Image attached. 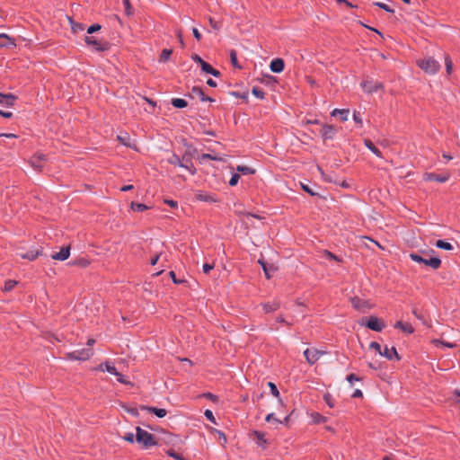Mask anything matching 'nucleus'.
<instances>
[{"instance_id":"1","label":"nucleus","mask_w":460,"mask_h":460,"mask_svg":"<svg viewBox=\"0 0 460 460\" xmlns=\"http://www.w3.org/2000/svg\"><path fill=\"white\" fill-rule=\"evenodd\" d=\"M136 441L146 448H148L156 444L155 437L151 433L139 427H137L136 429Z\"/></svg>"},{"instance_id":"2","label":"nucleus","mask_w":460,"mask_h":460,"mask_svg":"<svg viewBox=\"0 0 460 460\" xmlns=\"http://www.w3.org/2000/svg\"><path fill=\"white\" fill-rule=\"evenodd\" d=\"M418 66L427 74L434 75L440 69V65L433 58H425L417 61Z\"/></svg>"},{"instance_id":"3","label":"nucleus","mask_w":460,"mask_h":460,"mask_svg":"<svg viewBox=\"0 0 460 460\" xmlns=\"http://www.w3.org/2000/svg\"><path fill=\"white\" fill-rule=\"evenodd\" d=\"M410 258L417 263H423L427 266L431 267L434 270L438 269L441 265V260L437 257H433L430 259H424L416 253H411Z\"/></svg>"},{"instance_id":"4","label":"nucleus","mask_w":460,"mask_h":460,"mask_svg":"<svg viewBox=\"0 0 460 460\" xmlns=\"http://www.w3.org/2000/svg\"><path fill=\"white\" fill-rule=\"evenodd\" d=\"M326 353V351L317 349L316 348H309L304 351V356L309 365H314Z\"/></svg>"},{"instance_id":"5","label":"nucleus","mask_w":460,"mask_h":460,"mask_svg":"<svg viewBox=\"0 0 460 460\" xmlns=\"http://www.w3.org/2000/svg\"><path fill=\"white\" fill-rule=\"evenodd\" d=\"M362 90L367 93H376L379 90H382L384 85L381 82L374 81L372 79H367L363 81L361 84Z\"/></svg>"},{"instance_id":"6","label":"nucleus","mask_w":460,"mask_h":460,"mask_svg":"<svg viewBox=\"0 0 460 460\" xmlns=\"http://www.w3.org/2000/svg\"><path fill=\"white\" fill-rule=\"evenodd\" d=\"M93 354V349L86 348L68 353L67 358L73 360H86L91 358Z\"/></svg>"},{"instance_id":"7","label":"nucleus","mask_w":460,"mask_h":460,"mask_svg":"<svg viewBox=\"0 0 460 460\" xmlns=\"http://www.w3.org/2000/svg\"><path fill=\"white\" fill-rule=\"evenodd\" d=\"M191 58L194 62L200 65L202 71H204L205 73L210 74L216 77L220 75V72L218 70L214 69L209 64L205 62L199 56L195 54L191 57Z\"/></svg>"},{"instance_id":"8","label":"nucleus","mask_w":460,"mask_h":460,"mask_svg":"<svg viewBox=\"0 0 460 460\" xmlns=\"http://www.w3.org/2000/svg\"><path fill=\"white\" fill-rule=\"evenodd\" d=\"M84 41L88 46H92L97 51H104L109 49V44L106 41H100L93 36H85Z\"/></svg>"},{"instance_id":"9","label":"nucleus","mask_w":460,"mask_h":460,"mask_svg":"<svg viewBox=\"0 0 460 460\" xmlns=\"http://www.w3.org/2000/svg\"><path fill=\"white\" fill-rule=\"evenodd\" d=\"M189 95L192 99L199 98L201 102H207V101L214 102V100L212 98L206 96L205 93H203L202 89L198 86L192 87Z\"/></svg>"},{"instance_id":"10","label":"nucleus","mask_w":460,"mask_h":460,"mask_svg":"<svg viewBox=\"0 0 460 460\" xmlns=\"http://www.w3.org/2000/svg\"><path fill=\"white\" fill-rule=\"evenodd\" d=\"M367 327L373 330V331H376V332H380L383 330L384 328V324L379 321V319L376 316H371L369 317V319L367 320V323H366Z\"/></svg>"},{"instance_id":"11","label":"nucleus","mask_w":460,"mask_h":460,"mask_svg":"<svg viewBox=\"0 0 460 460\" xmlns=\"http://www.w3.org/2000/svg\"><path fill=\"white\" fill-rule=\"evenodd\" d=\"M380 355L386 358L389 360H393L394 358H395L396 360H400V357L394 347L388 348L387 346H385L384 350H381Z\"/></svg>"},{"instance_id":"12","label":"nucleus","mask_w":460,"mask_h":460,"mask_svg":"<svg viewBox=\"0 0 460 460\" xmlns=\"http://www.w3.org/2000/svg\"><path fill=\"white\" fill-rule=\"evenodd\" d=\"M181 160L182 168L186 169L191 175H194L197 172L196 168L194 167L192 161L188 155H184Z\"/></svg>"},{"instance_id":"13","label":"nucleus","mask_w":460,"mask_h":460,"mask_svg":"<svg viewBox=\"0 0 460 460\" xmlns=\"http://www.w3.org/2000/svg\"><path fill=\"white\" fill-rule=\"evenodd\" d=\"M69 255H70V247L65 246V247L61 248L60 252L53 253L51 255V258L56 261H63L66 260L69 257Z\"/></svg>"},{"instance_id":"14","label":"nucleus","mask_w":460,"mask_h":460,"mask_svg":"<svg viewBox=\"0 0 460 460\" xmlns=\"http://www.w3.org/2000/svg\"><path fill=\"white\" fill-rule=\"evenodd\" d=\"M285 64L283 59L275 58L270 62V68L273 73H281L284 70Z\"/></svg>"},{"instance_id":"15","label":"nucleus","mask_w":460,"mask_h":460,"mask_svg":"<svg viewBox=\"0 0 460 460\" xmlns=\"http://www.w3.org/2000/svg\"><path fill=\"white\" fill-rule=\"evenodd\" d=\"M45 155L43 154H36L31 159V164L37 170H40L43 167V161Z\"/></svg>"},{"instance_id":"16","label":"nucleus","mask_w":460,"mask_h":460,"mask_svg":"<svg viewBox=\"0 0 460 460\" xmlns=\"http://www.w3.org/2000/svg\"><path fill=\"white\" fill-rule=\"evenodd\" d=\"M336 129L332 125H324L321 129V136L324 139H332L335 135Z\"/></svg>"},{"instance_id":"17","label":"nucleus","mask_w":460,"mask_h":460,"mask_svg":"<svg viewBox=\"0 0 460 460\" xmlns=\"http://www.w3.org/2000/svg\"><path fill=\"white\" fill-rule=\"evenodd\" d=\"M117 139L125 146L135 148L136 146L132 144L129 135L126 132L120 133L117 136Z\"/></svg>"},{"instance_id":"18","label":"nucleus","mask_w":460,"mask_h":460,"mask_svg":"<svg viewBox=\"0 0 460 460\" xmlns=\"http://www.w3.org/2000/svg\"><path fill=\"white\" fill-rule=\"evenodd\" d=\"M449 177L450 174L448 172H445L443 174L429 173L427 175V179L429 181H435L438 182H445L449 179Z\"/></svg>"},{"instance_id":"19","label":"nucleus","mask_w":460,"mask_h":460,"mask_svg":"<svg viewBox=\"0 0 460 460\" xmlns=\"http://www.w3.org/2000/svg\"><path fill=\"white\" fill-rule=\"evenodd\" d=\"M41 253V250L35 249L31 250L27 252H19L18 255L22 259H27L29 261H34L40 254Z\"/></svg>"},{"instance_id":"20","label":"nucleus","mask_w":460,"mask_h":460,"mask_svg":"<svg viewBox=\"0 0 460 460\" xmlns=\"http://www.w3.org/2000/svg\"><path fill=\"white\" fill-rule=\"evenodd\" d=\"M394 328L400 329L402 332L408 333V334H411L414 332V328L412 327V325L411 323H403L401 321L397 322L394 324Z\"/></svg>"},{"instance_id":"21","label":"nucleus","mask_w":460,"mask_h":460,"mask_svg":"<svg viewBox=\"0 0 460 460\" xmlns=\"http://www.w3.org/2000/svg\"><path fill=\"white\" fill-rule=\"evenodd\" d=\"M96 369L100 371H107L111 375H118L116 367L112 366L109 361L99 365Z\"/></svg>"},{"instance_id":"22","label":"nucleus","mask_w":460,"mask_h":460,"mask_svg":"<svg viewBox=\"0 0 460 460\" xmlns=\"http://www.w3.org/2000/svg\"><path fill=\"white\" fill-rule=\"evenodd\" d=\"M15 101V96L13 94H2L0 93V105L2 106H12Z\"/></svg>"},{"instance_id":"23","label":"nucleus","mask_w":460,"mask_h":460,"mask_svg":"<svg viewBox=\"0 0 460 460\" xmlns=\"http://www.w3.org/2000/svg\"><path fill=\"white\" fill-rule=\"evenodd\" d=\"M141 408L145 411H147L148 412L155 413L159 418H164L167 413L166 410H164V409H158L155 407H148V406H142Z\"/></svg>"},{"instance_id":"24","label":"nucleus","mask_w":460,"mask_h":460,"mask_svg":"<svg viewBox=\"0 0 460 460\" xmlns=\"http://www.w3.org/2000/svg\"><path fill=\"white\" fill-rule=\"evenodd\" d=\"M258 262L261 265L266 278L270 279V272H274L276 270V268L273 265H268L262 260H259Z\"/></svg>"},{"instance_id":"25","label":"nucleus","mask_w":460,"mask_h":460,"mask_svg":"<svg viewBox=\"0 0 460 460\" xmlns=\"http://www.w3.org/2000/svg\"><path fill=\"white\" fill-rule=\"evenodd\" d=\"M349 110H339V109H335L332 111V116H336V115H340V118L342 121H346L348 120V118H349Z\"/></svg>"},{"instance_id":"26","label":"nucleus","mask_w":460,"mask_h":460,"mask_svg":"<svg viewBox=\"0 0 460 460\" xmlns=\"http://www.w3.org/2000/svg\"><path fill=\"white\" fill-rule=\"evenodd\" d=\"M167 162H168L170 164H172V165L179 166V167L182 168L181 160V158H180L177 155H175V154H172V155L167 158Z\"/></svg>"},{"instance_id":"27","label":"nucleus","mask_w":460,"mask_h":460,"mask_svg":"<svg viewBox=\"0 0 460 460\" xmlns=\"http://www.w3.org/2000/svg\"><path fill=\"white\" fill-rule=\"evenodd\" d=\"M365 146L371 151L373 152L376 156L378 157H381V152L379 151V149H377L376 147V146L373 144V142L369 139H366L365 140Z\"/></svg>"},{"instance_id":"28","label":"nucleus","mask_w":460,"mask_h":460,"mask_svg":"<svg viewBox=\"0 0 460 460\" xmlns=\"http://www.w3.org/2000/svg\"><path fill=\"white\" fill-rule=\"evenodd\" d=\"M435 244L439 249H443V250H447V251H450L453 249L452 244L444 240H438Z\"/></svg>"},{"instance_id":"29","label":"nucleus","mask_w":460,"mask_h":460,"mask_svg":"<svg viewBox=\"0 0 460 460\" xmlns=\"http://www.w3.org/2000/svg\"><path fill=\"white\" fill-rule=\"evenodd\" d=\"M279 307V304L277 302L267 303L263 305V309L265 313H270L276 311Z\"/></svg>"},{"instance_id":"30","label":"nucleus","mask_w":460,"mask_h":460,"mask_svg":"<svg viewBox=\"0 0 460 460\" xmlns=\"http://www.w3.org/2000/svg\"><path fill=\"white\" fill-rule=\"evenodd\" d=\"M172 104L173 107L179 108V109L185 108L188 105L187 102L181 98L172 99Z\"/></svg>"},{"instance_id":"31","label":"nucleus","mask_w":460,"mask_h":460,"mask_svg":"<svg viewBox=\"0 0 460 460\" xmlns=\"http://www.w3.org/2000/svg\"><path fill=\"white\" fill-rule=\"evenodd\" d=\"M268 386H269V387H270V393H271V394H272L274 397L278 398V399H279V402H280V403H282V401L280 400V394H279V390H278V388H277L276 385H275L274 383H272V382H269V383H268Z\"/></svg>"},{"instance_id":"32","label":"nucleus","mask_w":460,"mask_h":460,"mask_svg":"<svg viewBox=\"0 0 460 460\" xmlns=\"http://www.w3.org/2000/svg\"><path fill=\"white\" fill-rule=\"evenodd\" d=\"M172 53V49H164L160 55L159 61L164 63L169 60L171 55Z\"/></svg>"},{"instance_id":"33","label":"nucleus","mask_w":460,"mask_h":460,"mask_svg":"<svg viewBox=\"0 0 460 460\" xmlns=\"http://www.w3.org/2000/svg\"><path fill=\"white\" fill-rule=\"evenodd\" d=\"M199 162L200 163H203L205 160H214V161H222L223 158L217 156V155H213L211 154H203L201 155V156L199 158Z\"/></svg>"},{"instance_id":"34","label":"nucleus","mask_w":460,"mask_h":460,"mask_svg":"<svg viewBox=\"0 0 460 460\" xmlns=\"http://www.w3.org/2000/svg\"><path fill=\"white\" fill-rule=\"evenodd\" d=\"M72 31L75 33H77L79 31H83L84 30V25L83 23L75 22L73 21H70Z\"/></svg>"},{"instance_id":"35","label":"nucleus","mask_w":460,"mask_h":460,"mask_svg":"<svg viewBox=\"0 0 460 460\" xmlns=\"http://www.w3.org/2000/svg\"><path fill=\"white\" fill-rule=\"evenodd\" d=\"M123 5H124V9H125V13L128 16L132 15L133 13H134V9H133V7L130 4L129 0H123Z\"/></svg>"},{"instance_id":"36","label":"nucleus","mask_w":460,"mask_h":460,"mask_svg":"<svg viewBox=\"0 0 460 460\" xmlns=\"http://www.w3.org/2000/svg\"><path fill=\"white\" fill-rule=\"evenodd\" d=\"M432 343L435 345L441 344L444 347L451 348V349L456 347V343H451V342H447V341H440V340H437V339L433 340Z\"/></svg>"},{"instance_id":"37","label":"nucleus","mask_w":460,"mask_h":460,"mask_svg":"<svg viewBox=\"0 0 460 460\" xmlns=\"http://www.w3.org/2000/svg\"><path fill=\"white\" fill-rule=\"evenodd\" d=\"M130 207L133 210L138 211V212L147 209V206H146L145 204H141V203L132 202Z\"/></svg>"},{"instance_id":"38","label":"nucleus","mask_w":460,"mask_h":460,"mask_svg":"<svg viewBox=\"0 0 460 460\" xmlns=\"http://www.w3.org/2000/svg\"><path fill=\"white\" fill-rule=\"evenodd\" d=\"M445 66H446L447 73L448 75H450L452 72V68H453V63L448 55L445 56Z\"/></svg>"},{"instance_id":"39","label":"nucleus","mask_w":460,"mask_h":460,"mask_svg":"<svg viewBox=\"0 0 460 460\" xmlns=\"http://www.w3.org/2000/svg\"><path fill=\"white\" fill-rule=\"evenodd\" d=\"M16 284H17V282L15 280H11V279L6 280L4 282V291H5V292L11 291L15 287Z\"/></svg>"},{"instance_id":"40","label":"nucleus","mask_w":460,"mask_h":460,"mask_svg":"<svg viewBox=\"0 0 460 460\" xmlns=\"http://www.w3.org/2000/svg\"><path fill=\"white\" fill-rule=\"evenodd\" d=\"M89 261L86 260V259H78V260H75L72 262V265H77V266H80L82 268H85L89 265Z\"/></svg>"},{"instance_id":"41","label":"nucleus","mask_w":460,"mask_h":460,"mask_svg":"<svg viewBox=\"0 0 460 460\" xmlns=\"http://www.w3.org/2000/svg\"><path fill=\"white\" fill-rule=\"evenodd\" d=\"M230 60L234 66L240 68V66L238 65L237 62V54L236 51L234 49L230 51Z\"/></svg>"},{"instance_id":"42","label":"nucleus","mask_w":460,"mask_h":460,"mask_svg":"<svg viewBox=\"0 0 460 460\" xmlns=\"http://www.w3.org/2000/svg\"><path fill=\"white\" fill-rule=\"evenodd\" d=\"M254 437L257 439V443L259 445H262L263 443H266V440L264 439V434L260 431H254Z\"/></svg>"},{"instance_id":"43","label":"nucleus","mask_w":460,"mask_h":460,"mask_svg":"<svg viewBox=\"0 0 460 460\" xmlns=\"http://www.w3.org/2000/svg\"><path fill=\"white\" fill-rule=\"evenodd\" d=\"M374 4H375L376 6L380 7L381 9H383V10H385V11L388 12V13H393L394 12V9L390 8V7H389V5H387V4H385V3H381V2H375V3H374Z\"/></svg>"},{"instance_id":"44","label":"nucleus","mask_w":460,"mask_h":460,"mask_svg":"<svg viewBox=\"0 0 460 460\" xmlns=\"http://www.w3.org/2000/svg\"><path fill=\"white\" fill-rule=\"evenodd\" d=\"M265 420L269 423H275V424H279V422H280V420L279 419H277L275 417V414L274 413H269L266 418H265Z\"/></svg>"},{"instance_id":"45","label":"nucleus","mask_w":460,"mask_h":460,"mask_svg":"<svg viewBox=\"0 0 460 460\" xmlns=\"http://www.w3.org/2000/svg\"><path fill=\"white\" fill-rule=\"evenodd\" d=\"M236 170L238 172H243V174H251V173H253L254 171L247 166H242V165H239L237 166Z\"/></svg>"},{"instance_id":"46","label":"nucleus","mask_w":460,"mask_h":460,"mask_svg":"<svg viewBox=\"0 0 460 460\" xmlns=\"http://www.w3.org/2000/svg\"><path fill=\"white\" fill-rule=\"evenodd\" d=\"M252 92V94L254 96H256L257 98H259V99L264 98V92L261 89H260L258 87H253Z\"/></svg>"},{"instance_id":"47","label":"nucleus","mask_w":460,"mask_h":460,"mask_svg":"<svg viewBox=\"0 0 460 460\" xmlns=\"http://www.w3.org/2000/svg\"><path fill=\"white\" fill-rule=\"evenodd\" d=\"M122 438L129 443H133L136 439V435L132 432H128L122 437Z\"/></svg>"},{"instance_id":"48","label":"nucleus","mask_w":460,"mask_h":460,"mask_svg":"<svg viewBox=\"0 0 460 460\" xmlns=\"http://www.w3.org/2000/svg\"><path fill=\"white\" fill-rule=\"evenodd\" d=\"M312 416L315 423H322L326 421V418L320 415L319 413H314Z\"/></svg>"},{"instance_id":"49","label":"nucleus","mask_w":460,"mask_h":460,"mask_svg":"<svg viewBox=\"0 0 460 460\" xmlns=\"http://www.w3.org/2000/svg\"><path fill=\"white\" fill-rule=\"evenodd\" d=\"M197 199L201 201H214L212 198H210L207 194L199 193L197 195Z\"/></svg>"},{"instance_id":"50","label":"nucleus","mask_w":460,"mask_h":460,"mask_svg":"<svg viewBox=\"0 0 460 460\" xmlns=\"http://www.w3.org/2000/svg\"><path fill=\"white\" fill-rule=\"evenodd\" d=\"M101 25L99 24H93L87 29V33L92 34L93 32H96L101 30Z\"/></svg>"},{"instance_id":"51","label":"nucleus","mask_w":460,"mask_h":460,"mask_svg":"<svg viewBox=\"0 0 460 460\" xmlns=\"http://www.w3.org/2000/svg\"><path fill=\"white\" fill-rule=\"evenodd\" d=\"M205 417L213 423H216L213 412L210 410H206L204 412Z\"/></svg>"},{"instance_id":"52","label":"nucleus","mask_w":460,"mask_h":460,"mask_svg":"<svg viewBox=\"0 0 460 460\" xmlns=\"http://www.w3.org/2000/svg\"><path fill=\"white\" fill-rule=\"evenodd\" d=\"M239 178L240 176L236 173L233 174L230 181H229V185L230 186H234L237 184L238 181H239Z\"/></svg>"},{"instance_id":"53","label":"nucleus","mask_w":460,"mask_h":460,"mask_svg":"<svg viewBox=\"0 0 460 460\" xmlns=\"http://www.w3.org/2000/svg\"><path fill=\"white\" fill-rule=\"evenodd\" d=\"M369 348H370V349H375V350H376L379 354H380V352H381V350H382V349H381V346H380V344H379V343H377L376 341H372V342L370 343V345H369Z\"/></svg>"},{"instance_id":"54","label":"nucleus","mask_w":460,"mask_h":460,"mask_svg":"<svg viewBox=\"0 0 460 460\" xmlns=\"http://www.w3.org/2000/svg\"><path fill=\"white\" fill-rule=\"evenodd\" d=\"M214 269V264L205 263L202 267L203 272L208 274L211 270Z\"/></svg>"},{"instance_id":"55","label":"nucleus","mask_w":460,"mask_h":460,"mask_svg":"<svg viewBox=\"0 0 460 460\" xmlns=\"http://www.w3.org/2000/svg\"><path fill=\"white\" fill-rule=\"evenodd\" d=\"M166 453H167V455H168L169 456H171V457H172V458H174V459H176V460H179V459H180V457H181V456H180L179 454H177V453H176L174 450H172V449H169V450H167V452H166Z\"/></svg>"},{"instance_id":"56","label":"nucleus","mask_w":460,"mask_h":460,"mask_svg":"<svg viewBox=\"0 0 460 460\" xmlns=\"http://www.w3.org/2000/svg\"><path fill=\"white\" fill-rule=\"evenodd\" d=\"M324 254V257L326 259H330V260H335V261H340L333 253H332L331 252H328V251H324L323 252Z\"/></svg>"},{"instance_id":"57","label":"nucleus","mask_w":460,"mask_h":460,"mask_svg":"<svg viewBox=\"0 0 460 460\" xmlns=\"http://www.w3.org/2000/svg\"><path fill=\"white\" fill-rule=\"evenodd\" d=\"M302 186V189L306 191L307 193H309L311 196H314L316 195V193L308 186V185H305V184H301Z\"/></svg>"},{"instance_id":"58","label":"nucleus","mask_w":460,"mask_h":460,"mask_svg":"<svg viewBox=\"0 0 460 460\" xmlns=\"http://www.w3.org/2000/svg\"><path fill=\"white\" fill-rule=\"evenodd\" d=\"M169 275L171 277V279H172V281L175 283V284H180V283H182L183 280L182 279H176V275L174 273V271H170L169 272Z\"/></svg>"},{"instance_id":"59","label":"nucleus","mask_w":460,"mask_h":460,"mask_svg":"<svg viewBox=\"0 0 460 460\" xmlns=\"http://www.w3.org/2000/svg\"><path fill=\"white\" fill-rule=\"evenodd\" d=\"M352 304H353V306L356 309L362 310V305H361V302L358 299L353 298L352 299Z\"/></svg>"},{"instance_id":"60","label":"nucleus","mask_w":460,"mask_h":460,"mask_svg":"<svg viewBox=\"0 0 460 460\" xmlns=\"http://www.w3.org/2000/svg\"><path fill=\"white\" fill-rule=\"evenodd\" d=\"M114 376L117 377V380H118L119 383H121V384H126V385H127V384H129V382H128V381H127V380L124 378V376H123L120 373H119V372H118V375H114Z\"/></svg>"},{"instance_id":"61","label":"nucleus","mask_w":460,"mask_h":460,"mask_svg":"<svg viewBox=\"0 0 460 460\" xmlns=\"http://www.w3.org/2000/svg\"><path fill=\"white\" fill-rule=\"evenodd\" d=\"M208 20H209V23L213 29H215V30L220 29V25L217 22H215L211 17H209Z\"/></svg>"},{"instance_id":"62","label":"nucleus","mask_w":460,"mask_h":460,"mask_svg":"<svg viewBox=\"0 0 460 460\" xmlns=\"http://www.w3.org/2000/svg\"><path fill=\"white\" fill-rule=\"evenodd\" d=\"M347 380H348V382H349L350 385H352V382H353L354 380H356V381H359V378H358L357 376H355L354 374H350V375H349V376H347Z\"/></svg>"},{"instance_id":"63","label":"nucleus","mask_w":460,"mask_h":460,"mask_svg":"<svg viewBox=\"0 0 460 460\" xmlns=\"http://www.w3.org/2000/svg\"><path fill=\"white\" fill-rule=\"evenodd\" d=\"M192 32H193V35H194L195 39H196L197 40H200V39H201V34H200V32L199 31V30H198L197 28H193V29H192Z\"/></svg>"},{"instance_id":"64","label":"nucleus","mask_w":460,"mask_h":460,"mask_svg":"<svg viewBox=\"0 0 460 460\" xmlns=\"http://www.w3.org/2000/svg\"><path fill=\"white\" fill-rule=\"evenodd\" d=\"M353 119L358 123V124H362V119L361 117L359 116V114L358 112H354L353 114Z\"/></svg>"}]
</instances>
